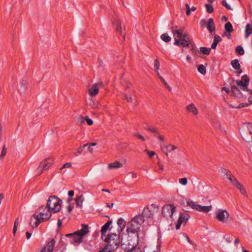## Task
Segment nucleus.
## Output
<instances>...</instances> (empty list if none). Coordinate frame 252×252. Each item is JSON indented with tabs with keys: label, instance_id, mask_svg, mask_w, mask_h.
<instances>
[{
	"label": "nucleus",
	"instance_id": "obj_47",
	"mask_svg": "<svg viewBox=\"0 0 252 252\" xmlns=\"http://www.w3.org/2000/svg\"><path fill=\"white\" fill-rule=\"evenodd\" d=\"M144 152L149 156V157L150 158H151L152 157L156 155V153L154 151H150L147 149H145L144 150Z\"/></svg>",
	"mask_w": 252,
	"mask_h": 252
},
{
	"label": "nucleus",
	"instance_id": "obj_40",
	"mask_svg": "<svg viewBox=\"0 0 252 252\" xmlns=\"http://www.w3.org/2000/svg\"><path fill=\"white\" fill-rule=\"evenodd\" d=\"M159 78L160 80L162 81V82L164 84V86L166 87V88L169 91H171V88L168 85L167 82L165 81V80L163 79V77H162L160 76H159Z\"/></svg>",
	"mask_w": 252,
	"mask_h": 252
},
{
	"label": "nucleus",
	"instance_id": "obj_13",
	"mask_svg": "<svg viewBox=\"0 0 252 252\" xmlns=\"http://www.w3.org/2000/svg\"><path fill=\"white\" fill-rule=\"evenodd\" d=\"M113 24L118 33L120 34L122 36L123 39L124 40L125 39V33L123 32L121 23L120 20L118 18H116V19L113 21Z\"/></svg>",
	"mask_w": 252,
	"mask_h": 252
},
{
	"label": "nucleus",
	"instance_id": "obj_44",
	"mask_svg": "<svg viewBox=\"0 0 252 252\" xmlns=\"http://www.w3.org/2000/svg\"><path fill=\"white\" fill-rule=\"evenodd\" d=\"M86 147H88V151L91 153H92L93 152V148L92 147L91 145H90L89 143H87V144H84L82 147V151H83V150Z\"/></svg>",
	"mask_w": 252,
	"mask_h": 252
},
{
	"label": "nucleus",
	"instance_id": "obj_30",
	"mask_svg": "<svg viewBox=\"0 0 252 252\" xmlns=\"http://www.w3.org/2000/svg\"><path fill=\"white\" fill-rule=\"evenodd\" d=\"M187 205L190 207L192 209L197 210L198 209V204L192 201H189L187 202Z\"/></svg>",
	"mask_w": 252,
	"mask_h": 252
},
{
	"label": "nucleus",
	"instance_id": "obj_43",
	"mask_svg": "<svg viewBox=\"0 0 252 252\" xmlns=\"http://www.w3.org/2000/svg\"><path fill=\"white\" fill-rule=\"evenodd\" d=\"M221 4L227 9L229 10H232L231 6L227 3L226 0H222L221 1Z\"/></svg>",
	"mask_w": 252,
	"mask_h": 252
},
{
	"label": "nucleus",
	"instance_id": "obj_53",
	"mask_svg": "<svg viewBox=\"0 0 252 252\" xmlns=\"http://www.w3.org/2000/svg\"><path fill=\"white\" fill-rule=\"evenodd\" d=\"M214 40H216L218 44L221 41V38L219 35L215 34L214 35Z\"/></svg>",
	"mask_w": 252,
	"mask_h": 252
},
{
	"label": "nucleus",
	"instance_id": "obj_5",
	"mask_svg": "<svg viewBox=\"0 0 252 252\" xmlns=\"http://www.w3.org/2000/svg\"><path fill=\"white\" fill-rule=\"evenodd\" d=\"M142 216L136 215L132 218L127 224L126 231L128 233H137L140 229L141 224L144 222Z\"/></svg>",
	"mask_w": 252,
	"mask_h": 252
},
{
	"label": "nucleus",
	"instance_id": "obj_10",
	"mask_svg": "<svg viewBox=\"0 0 252 252\" xmlns=\"http://www.w3.org/2000/svg\"><path fill=\"white\" fill-rule=\"evenodd\" d=\"M176 208L173 204H168L164 205L162 209V215L168 218H172L173 213L175 211Z\"/></svg>",
	"mask_w": 252,
	"mask_h": 252
},
{
	"label": "nucleus",
	"instance_id": "obj_6",
	"mask_svg": "<svg viewBox=\"0 0 252 252\" xmlns=\"http://www.w3.org/2000/svg\"><path fill=\"white\" fill-rule=\"evenodd\" d=\"M62 200L55 195L49 196L47 203L46 207L54 213H57L61 209Z\"/></svg>",
	"mask_w": 252,
	"mask_h": 252
},
{
	"label": "nucleus",
	"instance_id": "obj_19",
	"mask_svg": "<svg viewBox=\"0 0 252 252\" xmlns=\"http://www.w3.org/2000/svg\"><path fill=\"white\" fill-rule=\"evenodd\" d=\"M178 148L172 145H169L167 146H164L162 148V151L167 156H168V152H170L172 151L177 149Z\"/></svg>",
	"mask_w": 252,
	"mask_h": 252
},
{
	"label": "nucleus",
	"instance_id": "obj_51",
	"mask_svg": "<svg viewBox=\"0 0 252 252\" xmlns=\"http://www.w3.org/2000/svg\"><path fill=\"white\" fill-rule=\"evenodd\" d=\"M185 7L186 8V13L188 16H189L190 14V12H191L190 10V7L188 3L185 4Z\"/></svg>",
	"mask_w": 252,
	"mask_h": 252
},
{
	"label": "nucleus",
	"instance_id": "obj_8",
	"mask_svg": "<svg viewBox=\"0 0 252 252\" xmlns=\"http://www.w3.org/2000/svg\"><path fill=\"white\" fill-rule=\"evenodd\" d=\"M152 209H158V206L156 204H152L151 205L150 207L148 206L144 207L142 213L141 214L138 215V216H142L143 219L150 218L152 219L154 216V214L155 213L154 210H153Z\"/></svg>",
	"mask_w": 252,
	"mask_h": 252
},
{
	"label": "nucleus",
	"instance_id": "obj_23",
	"mask_svg": "<svg viewBox=\"0 0 252 252\" xmlns=\"http://www.w3.org/2000/svg\"><path fill=\"white\" fill-rule=\"evenodd\" d=\"M228 180L230 181L231 183L236 188L238 186V185L241 184L236 178V177L233 176L232 174L229 176L227 178Z\"/></svg>",
	"mask_w": 252,
	"mask_h": 252
},
{
	"label": "nucleus",
	"instance_id": "obj_25",
	"mask_svg": "<svg viewBox=\"0 0 252 252\" xmlns=\"http://www.w3.org/2000/svg\"><path fill=\"white\" fill-rule=\"evenodd\" d=\"M189 217H190L189 214L185 213H182L180 215L178 220H181L182 223H183V222H186L189 219Z\"/></svg>",
	"mask_w": 252,
	"mask_h": 252
},
{
	"label": "nucleus",
	"instance_id": "obj_48",
	"mask_svg": "<svg viewBox=\"0 0 252 252\" xmlns=\"http://www.w3.org/2000/svg\"><path fill=\"white\" fill-rule=\"evenodd\" d=\"M159 62L158 59H156L154 61V67L156 70H158L159 68Z\"/></svg>",
	"mask_w": 252,
	"mask_h": 252
},
{
	"label": "nucleus",
	"instance_id": "obj_38",
	"mask_svg": "<svg viewBox=\"0 0 252 252\" xmlns=\"http://www.w3.org/2000/svg\"><path fill=\"white\" fill-rule=\"evenodd\" d=\"M205 6L206 8V10L208 13H212L214 11V8L213 6L209 4V3H206L205 5Z\"/></svg>",
	"mask_w": 252,
	"mask_h": 252
},
{
	"label": "nucleus",
	"instance_id": "obj_58",
	"mask_svg": "<svg viewBox=\"0 0 252 252\" xmlns=\"http://www.w3.org/2000/svg\"><path fill=\"white\" fill-rule=\"evenodd\" d=\"M156 137H157L161 142H163L164 139V137L163 136L159 135L158 134Z\"/></svg>",
	"mask_w": 252,
	"mask_h": 252
},
{
	"label": "nucleus",
	"instance_id": "obj_39",
	"mask_svg": "<svg viewBox=\"0 0 252 252\" xmlns=\"http://www.w3.org/2000/svg\"><path fill=\"white\" fill-rule=\"evenodd\" d=\"M6 153H7V149L5 147V145H4L2 148V151L1 152V154L0 155V159H2L4 158V157L6 155Z\"/></svg>",
	"mask_w": 252,
	"mask_h": 252
},
{
	"label": "nucleus",
	"instance_id": "obj_1",
	"mask_svg": "<svg viewBox=\"0 0 252 252\" xmlns=\"http://www.w3.org/2000/svg\"><path fill=\"white\" fill-rule=\"evenodd\" d=\"M174 35L175 45H181L183 47H187L189 44V37L184 32V28L177 29V27L173 26L171 28Z\"/></svg>",
	"mask_w": 252,
	"mask_h": 252
},
{
	"label": "nucleus",
	"instance_id": "obj_59",
	"mask_svg": "<svg viewBox=\"0 0 252 252\" xmlns=\"http://www.w3.org/2000/svg\"><path fill=\"white\" fill-rule=\"evenodd\" d=\"M157 243H158V245L157 246V249L159 251H160V249L161 248V242L160 240H159V239L158 240V242H157Z\"/></svg>",
	"mask_w": 252,
	"mask_h": 252
},
{
	"label": "nucleus",
	"instance_id": "obj_64",
	"mask_svg": "<svg viewBox=\"0 0 252 252\" xmlns=\"http://www.w3.org/2000/svg\"><path fill=\"white\" fill-rule=\"evenodd\" d=\"M26 238H27V239H29L32 236V233L29 231H27L26 233Z\"/></svg>",
	"mask_w": 252,
	"mask_h": 252
},
{
	"label": "nucleus",
	"instance_id": "obj_20",
	"mask_svg": "<svg viewBox=\"0 0 252 252\" xmlns=\"http://www.w3.org/2000/svg\"><path fill=\"white\" fill-rule=\"evenodd\" d=\"M117 224L120 228V229H118V231L119 233H121V232H122L125 228L126 222L123 218H121L118 219L117 221Z\"/></svg>",
	"mask_w": 252,
	"mask_h": 252
},
{
	"label": "nucleus",
	"instance_id": "obj_33",
	"mask_svg": "<svg viewBox=\"0 0 252 252\" xmlns=\"http://www.w3.org/2000/svg\"><path fill=\"white\" fill-rule=\"evenodd\" d=\"M147 129L150 131L154 133V136H157L158 134V128L157 127H155L153 126H149L147 128Z\"/></svg>",
	"mask_w": 252,
	"mask_h": 252
},
{
	"label": "nucleus",
	"instance_id": "obj_14",
	"mask_svg": "<svg viewBox=\"0 0 252 252\" xmlns=\"http://www.w3.org/2000/svg\"><path fill=\"white\" fill-rule=\"evenodd\" d=\"M102 86V82L94 84L89 90V94L92 96H95L99 92L98 86Z\"/></svg>",
	"mask_w": 252,
	"mask_h": 252
},
{
	"label": "nucleus",
	"instance_id": "obj_2",
	"mask_svg": "<svg viewBox=\"0 0 252 252\" xmlns=\"http://www.w3.org/2000/svg\"><path fill=\"white\" fill-rule=\"evenodd\" d=\"M82 229L78 230L73 233L66 235V237L69 239L70 243H77L79 244L83 242V237L89 232L88 225L82 224Z\"/></svg>",
	"mask_w": 252,
	"mask_h": 252
},
{
	"label": "nucleus",
	"instance_id": "obj_28",
	"mask_svg": "<svg viewBox=\"0 0 252 252\" xmlns=\"http://www.w3.org/2000/svg\"><path fill=\"white\" fill-rule=\"evenodd\" d=\"M123 165L122 163H121L119 161H116L113 163H111L109 164L108 168L109 169H113V168H120L122 167Z\"/></svg>",
	"mask_w": 252,
	"mask_h": 252
},
{
	"label": "nucleus",
	"instance_id": "obj_60",
	"mask_svg": "<svg viewBox=\"0 0 252 252\" xmlns=\"http://www.w3.org/2000/svg\"><path fill=\"white\" fill-rule=\"evenodd\" d=\"M57 225H58V227H61V226L62 225V220H61V219H58Z\"/></svg>",
	"mask_w": 252,
	"mask_h": 252
},
{
	"label": "nucleus",
	"instance_id": "obj_61",
	"mask_svg": "<svg viewBox=\"0 0 252 252\" xmlns=\"http://www.w3.org/2000/svg\"><path fill=\"white\" fill-rule=\"evenodd\" d=\"M222 90L223 91H224L227 94H228L230 93L229 89L227 87H224L222 88Z\"/></svg>",
	"mask_w": 252,
	"mask_h": 252
},
{
	"label": "nucleus",
	"instance_id": "obj_12",
	"mask_svg": "<svg viewBox=\"0 0 252 252\" xmlns=\"http://www.w3.org/2000/svg\"><path fill=\"white\" fill-rule=\"evenodd\" d=\"M200 24L202 26L205 25L206 28L211 34L215 31L216 28L213 18H209L208 22L205 19H202L200 21Z\"/></svg>",
	"mask_w": 252,
	"mask_h": 252
},
{
	"label": "nucleus",
	"instance_id": "obj_3",
	"mask_svg": "<svg viewBox=\"0 0 252 252\" xmlns=\"http://www.w3.org/2000/svg\"><path fill=\"white\" fill-rule=\"evenodd\" d=\"M46 206H40L35 212V213L38 214H35L32 215V217L36 219L35 227H37L40 223L48 220L51 218V211L48 208L46 209Z\"/></svg>",
	"mask_w": 252,
	"mask_h": 252
},
{
	"label": "nucleus",
	"instance_id": "obj_15",
	"mask_svg": "<svg viewBox=\"0 0 252 252\" xmlns=\"http://www.w3.org/2000/svg\"><path fill=\"white\" fill-rule=\"evenodd\" d=\"M55 240L52 239L40 252H52L55 245Z\"/></svg>",
	"mask_w": 252,
	"mask_h": 252
},
{
	"label": "nucleus",
	"instance_id": "obj_55",
	"mask_svg": "<svg viewBox=\"0 0 252 252\" xmlns=\"http://www.w3.org/2000/svg\"><path fill=\"white\" fill-rule=\"evenodd\" d=\"M71 166V164L70 162H66L61 168V170H62L64 168H69V167H70Z\"/></svg>",
	"mask_w": 252,
	"mask_h": 252
},
{
	"label": "nucleus",
	"instance_id": "obj_17",
	"mask_svg": "<svg viewBox=\"0 0 252 252\" xmlns=\"http://www.w3.org/2000/svg\"><path fill=\"white\" fill-rule=\"evenodd\" d=\"M235 82L238 86H241L242 85H249L250 82V78L247 75L245 74L241 77V79L240 80H237L235 81Z\"/></svg>",
	"mask_w": 252,
	"mask_h": 252
},
{
	"label": "nucleus",
	"instance_id": "obj_45",
	"mask_svg": "<svg viewBox=\"0 0 252 252\" xmlns=\"http://www.w3.org/2000/svg\"><path fill=\"white\" fill-rule=\"evenodd\" d=\"M179 182L181 184L185 186L188 183V180L186 178H180L179 180Z\"/></svg>",
	"mask_w": 252,
	"mask_h": 252
},
{
	"label": "nucleus",
	"instance_id": "obj_49",
	"mask_svg": "<svg viewBox=\"0 0 252 252\" xmlns=\"http://www.w3.org/2000/svg\"><path fill=\"white\" fill-rule=\"evenodd\" d=\"M187 110H197V108L191 103L187 106Z\"/></svg>",
	"mask_w": 252,
	"mask_h": 252
},
{
	"label": "nucleus",
	"instance_id": "obj_7",
	"mask_svg": "<svg viewBox=\"0 0 252 252\" xmlns=\"http://www.w3.org/2000/svg\"><path fill=\"white\" fill-rule=\"evenodd\" d=\"M241 136L247 142L252 141V124L244 123L240 130Z\"/></svg>",
	"mask_w": 252,
	"mask_h": 252
},
{
	"label": "nucleus",
	"instance_id": "obj_34",
	"mask_svg": "<svg viewBox=\"0 0 252 252\" xmlns=\"http://www.w3.org/2000/svg\"><path fill=\"white\" fill-rule=\"evenodd\" d=\"M125 97H126V99L128 102H130L132 103V106L136 105V100L132 99L130 95L126 94Z\"/></svg>",
	"mask_w": 252,
	"mask_h": 252
},
{
	"label": "nucleus",
	"instance_id": "obj_62",
	"mask_svg": "<svg viewBox=\"0 0 252 252\" xmlns=\"http://www.w3.org/2000/svg\"><path fill=\"white\" fill-rule=\"evenodd\" d=\"M73 208V206L72 205H69L67 207V211L68 212V213H70V212H71Z\"/></svg>",
	"mask_w": 252,
	"mask_h": 252
},
{
	"label": "nucleus",
	"instance_id": "obj_24",
	"mask_svg": "<svg viewBox=\"0 0 252 252\" xmlns=\"http://www.w3.org/2000/svg\"><path fill=\"white\" fill-rule=\"evenodd\" d=\"M224 29L225 32L228 33L229 36H231L230 33L233 31V28L230 22H228L225 24Z\"/></svg>",
	"mask_w": 252,
	"mask_h": 252
},
{
	"label": "nucleus",
	"instance_id": "obj_16",
	"mask_svg": "<svg viewBox=\"0 0 252 252\" xmlns=\"http://www.w3.org/2000/svg\"><path fill=\"white\" fill-rule=\"evenodd\" d=\"M230 85H231V92L232 94L234 95V96H235V97H238V98L242 97L243 94L241 92L239 88L234 85H232V84H231Z\"/></svg>",
	"mask_w": 252,
	"mask_h": 252
},
{
	"label": "nucleus",
	"instance_id": "obj_27",
	"mask_svg": "<svg viewBox=\"0 0 252 252\" xmlns=\"http://www.w3.org/2000/svg\"><path fill=\"white\" fill-rule=\"evenodd\" d=\"M83 200V196L82 195L77 196L75 198L76 205L78 207H82Z\"/></svg>",
	"mask_w": 252,
	"mask_h": 252
},
{
	"label": "nucleus",
	"instance_id": "obj_50",
	"mask_svg": "<svg viewBox=\"0 0 252 252\" xmlns=\"http://www.w3.org/2000/svg\"><path fill=\"white\" fill-rule=\"evenodd\" d=\"M248 85H242L241 86H240L241 87V90L243 91H247L248 92H250V89H249L248 88Z\"/></svg>",
	"mask_w": 252,
	"mask_h": 252
},
{
	"label": "nucleus",
	"instance_id": "obj_36",
	"mask_svg": "<svg viewBox=\"0 0 252 252\" xmlns=\"http://www.w3.org/2000/svg\"><path fill=\"white\" fill-rule=\"evenodd\" d=\"M236 188H237L240 191V192L241 193V194L245 195V196H247V192L245 190V189L244 188L243 186H242V185H241V184H240L238 186H237L236 187Z\"/></svg>",
	"mask_w": 252,
	"mask_h": 252
},
{
	"label": "nucleus",
	"instance_id": "obj_32",
	"mask_svg": "<svg viewBox=\"0 0 252 252\" xmlns=\"http://www.w3.org/2000/svg\"><path fill=\"white\" fill-rule=\"evenodd\" d=\"M197 69L199 73L204 75L206 73V69L204 65L203 64H199L197 66Z\"/></svg>",
	"mask_w": 252,
	"mask_h": 252
},
{
	"label": "nucleus",
	"instance_id": "obj_57",
	"mask_svg": "<svg viewBox=\"0 0 252 252\" xmlns=\"http://www.w3.org/2000/svg\"><path fill=\"white\" fill-rule=\"evenodd\" d=\"M182 224V221L178 220L177 223L176 224V229H180Z\"/></svg>",
	"mask_w": 252,
	"mask_h": 252
},
{
	"label": "nucleus",
	"instance_id": "obj_18",
	"mask_svg": "<svg viewBox=\"0 0 252 252\" xmlns=\"http://www.w3.org/2000/svg\"><path fill=\"white\" fill-rule=\"evenodd\" d=\"M112 223L111 220L108 221L102 227L101 229V237L103 239L104 237L106 236L105 233L107 230L109 229L110 225Z\"/></svg>",
	"mask_w": 252,
	"mask_h": 252
},
{
	"label": "nucleus",
	"instance_id": "obj_54",
	"mask_svg": "<svg viewBox=\"0 0 252 252\" xmlns=\"http://www.w3.org/2000/svg\"><path fill=\"white\" fill-rule=\"evenodd\" d=\"M214 126L217 128H220L221 126L220 123L219 121H215L214 122Z\"/></svg>",
	"mask_w": 252,
	"mask_h": 252
},
{
	"label": "nucleus",
	"instance_id": "obj_4",
	"mask_svg": "<svg viewBox=\"0 0 252 252\" xmlns=\"http://www.w3.org/2000/svg\"><path fill=\"white\" fill-rule=\"evenodd\" d=\"M107 244L105 247H107L110 249V252H113L119 246L121 243L120 233H110L105 237L104 239Z\"/></svg>",
	"mask_w": 252,
	"mask_h": 252
},
{
	"label": "nucleus",
	"instance_id": "obj_37",
	"mask_svg": "<svg viewBox=\"0 0 252 252\" xmlns=\"http://www.w3.org/2000/svg\"><path fill=\"white\" fill-rule=\"evenodd\" d=\"M235 51L240 55H243L245 53L244 50L241 46H238L236 47L235 49Z\"/></svg>",
	"mask_w": 252,
	"mask_h": 252
},
{
	"label": "nucleus",
	"instance_id": "obj_41",
	"mask_svg": "<svg viewBox=\"0 0 252 252\" xmlns=\"http://www.w3.org/2000/svg\"><path fill=\"white\" fill-rule=\"evenodd\" d=\"M127 252H143L142 250L136 247H133L130 250H128Z\"/></svg>",
	"mask_w": 252,
	"mask_h": 252
},
{
	"label": "nucleus",
	"instance_id": "obj_56",
	"mask_svg": "<svg viewBox=\"0 0 252 252\" xmlns=\"http://www.w3.org/2000/svg\"><path fill=\"white\" fill-rule=\"evenodd\" d=\"M217 45H218V43H217V41L216 40H213V42L212 43L211 46V48L213 49H215L217 47Z\"/></svg>",
	"mask_w": 252,
	"mask_h": 252
},
{
	"label": "nucleus",
	"instance_id": "obj_63",
	"mask_svg": "<svg viewBox=\"0 0 252 252\" xmlns=\"http://www.w3.org/2000/svg\"><path fill=\"white\" fill-rule=\"evenodd\" d=\"M19 224V219L17 218L14 223V226L18 227Z\"/></svg>",
	"mask_w": 252,
	"mask_h": 252
},
{
	"label": "nucleus",
	"instance_id": "obj_21",
	"mask_svg": "<svg viewBox=\"0 0 252 252\" xmlns=\"http://www.w3.org/2000/svg\"><path fill=\"white\" fill-rule=\"evenodd\" d=\"M220 172L224 179H226L231 174L229 170L223 167L220 169Z\"/></svg>",
	"mask_w": 252,
	"mask_h": 252
},
{
	"label": "nucleus",
	"instance_id": "obj_9",
	"mask_svg": "<svg viewBox=\"0 0 252 252\" xmlns=\"http://www.w3.org/2000/svg\"><path fill=\"white\" fill-rule=\"evenodd\" d=\"M54 159L50 158L43 160L39 164L37 170L41 174L44 170H48L53 163Z\"/></svg>",
	"mask_w": 252,
	"mask_h": 252
},
{
	"label": "nucleus",
	"instance_id": "obj_26",
	"mask_svg": "<svg viewBox=\"0 0 252 252\" xmlns=\"http://www.w3.org/2000/svg\"><path fill=\"white\" fill-rule=\"evenodd\" d=\"M246 37H248L251 34H252V24H247L246 26L245 29Z\"/></svg>",
	"mask_w": 252,
	"mask_h": 252
},
{
	"label": "nucleus",
	"instance_id": "obj_11",
	"mask_svg": "<svg viewBox=\"0 0 252 252\" xmlns=\"http://www.w3.org/2000/svg\"><path fill=\"white\" fill-rule=\"evenodd\" d=\"M229 214L225 210H218L216 213V219L220 222L226 223L229 220Z\"/></svg>",
	"mask_w": 252,
	"mask_h": 252
},
{
	"label": "nucleus",
	"instance_id": "obj_35",
	"mask_svg": "<svg viewBox=\"0 0 252 252\" xmlns=\"http://www.w3.org/2000/svg\"><path fill=\"white\" fill-rule=\"evenodd\" d=\"M211 50V48L205 47H201L200 48V51L203 54L207 55H209Z\"/></svg>",
	"mask_w": 252,
	"mask_h": 252
},
{
	"label": "nucleus",
	"instance_id": "obj_52",
	"mask_svg": "<svg viewBox=\"0 0 252 252\" xmlns=\"http://www.w3.org/2000/svg\"><path fill=\"white\" fill-rule=\"evenodd\" d=\"M85 120L89 126H91L93 124V121L88 116L85 117Z\"/></svg>",
	"mask_w": 252,
	"mask_h": 252
},
{
	"label": "nucleus",
	"instance_id": "obj_22",
	"mask_svg": "<svg viewBox=\"0 0 252 252\" xmlns=\"http://www.w3.org/2000/svg\"><path fill=\"white\" fill-rule=\"evenodd\" d=\"M212 208V206H201L200 205H198V209L197 211L203 212L205 213H208Z\"/></svg>",
	"mask_w": 252,
	"mask_h": 252
},
{
	"label": "nucleus",
	"instance_id": "obj_29",
	"mask_svg": "<svg viewBox=\"0 0 252 252\" xmlns=\"http://www.w3.org/2000/svg\"><path fill=\"white\" fill-rule=\"evenodd\" d=\"M231 65L235 69H239L241 65L238 59H234L231 61Z\"/></svg>",
	"mask_w": 252,
	"mask_h": 252
},
{
	"label": "nucleus",
	"instance_id": "obj_46",
	"mask_svg": "<svg viewBox=\"0 0 252 252\" xmlns=\"http://www.w3.org/2000/svg\"><path fill=\"white\" fill-rule=\"evenodd\" d=\"M190 50L191 52L195 55H197V54L199 53L198 49L195 46L192 45L190 49Z\"/></svg>",
	"mask_w": 252,
	"mask_h": 252
},
{
	"label": "nucleus",
	"instance_id": "obj_31",
	"mask_svg": "<svg viewBox=\"0 0 252 252\" xmlns=\"http://www.w3.org/2000/svg\"><path fill=\"white\" fill-rule=\"evenodd\" d=\"M160 38L165 42H168L171 40V38L168 35L167 33L162 34L160 36Z\"/></svg>",
	"mask_w": 252,
	"mask_h": 252
},
{
	"label": "nucleus",
	"instance_id": "obj_42",
	"mask_svg": "<svg viewBox=\"0 0 252 252\" xmlns=\"http://www.w3.org/2000/svg\"><path fill=\"white\" fill-rule=\"evenodd\" d=\"M133 136L141 140L142 141H145V138L138 132L134 133Z\"/></svg>",
	"mask_w": 252,
	"mask_h": 252
}]
</instances>
